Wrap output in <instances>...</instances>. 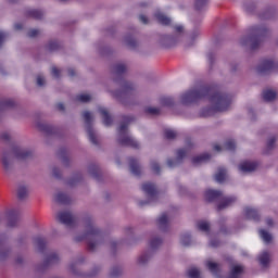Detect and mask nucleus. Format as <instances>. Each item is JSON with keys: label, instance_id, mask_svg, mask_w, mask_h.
I'll return each mask as SVG.
<instances>
[{"label": "nucleus", "instance_id": "nucleus-1", "mask_svg": "<svg viewBox=\"0 0 278 278\" xmlns=\"http://www.w3.org/2000/svg\"><path fill=\"white\" fill-rule=\"evenodd\" d=\"M205 97H207L216 112H225V110H229V106L231 105L230 97L218 92L214 93L212 89L205 87L186 91L180 96V103L182 105H190V103H194L199 101V99Z\"/></svg>", "mask_w": 278, "mask_h": 278}, {"label": "nucleus", "instance_id": "nucleus-2", "mask_svg": "<svg viewBox=\"0 0 278 278\" xmlns=\"http://www.w3.org/2000/svg\"><path fill=\"white\" fill-rule=\"evenodd\" d=\"M118 142L124 144V147H132L134 149H138L139 144L134 137L127 132V124H122L118 128Z\"/></svg>", "mask_w": 278, "mask_h": 278}, {"label": "nucleus", "instance_id": "nucleus-3", "mask_svg": "<svg viewBox=\"0 0 278 278\" xmlns=\"http://www.w3.org/2000/svg\"><path fill=\"white\" fill-rule=\"evenodd\" d=\"M275 67L276 65H275V62H273V60L265 59L258 64V66L256 67V71L261 75H265L266 73H273V71H275Z\"/></svg>", "mask_w": 278, "mask_h": 278}, {"label": "nucleus", "instance_id": "nucleus-4", "mask_svg": "<svg viewBox=\"0 0 278 278\" xmlns=\"http://www.w3.org/2000/svg\"><path fill=\"white\" fill-rule=\"evenodd\" d=\"M0 162L2 164V167L4 170H11L12 168V164H13V161H12V153L8 152V151H4L0 154Z\"/></svg>", "mask_w": 278, "mask_h": 278}, {"label": "nucleus", "instance_id": "nucleus-5", "mask_svg": "<svg viewBox=\"0 0 278 278\" xmlns=\"http://www.w3.org/2000/svg\"><path fill=\"white\" fill-rule=\"evenodd\" d=\"M13 155L16 160H27V157H31V150L25 148H15L13 150Z\"/></svg>", "mask_w": 278, "mask_h": 278}, {"label": "nucleus", "instance_id": "nucleus-6", "mask_svg": "<svg viewBox=\"0 0 278 278\" xmlns=\"http://www.w3.org/2000/svg\"><path fill=\"white\" fill-rule=\"evenodd\" d=\"M257 168V163L251 161H244L239 165V170L241 173H253Z\"/></svg>", "mask_w": 278, "mask_h": 278}, {"label": "nucleus", "instance_id": "nucleus-7", "mask_svg": "<svg viewBox=\"0 0 278 278\" xmlns=\"http://www.w3.org/2000/svg\"><path fill=\"white\" fill-rule=\"evenodd\" d=\"M142 190L143 192H146L149 199H155V197L157 195V192L155 191V185L151 182L143 184Z\"/></svg>", "mask_w": 278, "mask_h": 278}, {"label": "nucleus", "instance_id": "nucleus-8", "mask_svg": "<svg viewBox=\"0 0 278 278\" xmlns=\"http://www.w3.org/2000/svg\"><path fill=\"white\" fill-rule=\"evenodd\" d=\"M222 194L220 191L208 189L205 191V199L206 201H216V199H220Z\"/></svg>", "mask_w": 278, "mask_h": 278}, {"label": "nucleus", "instance_id": "nucleus-9", "mask_svg": "<svg viewBox=\"0 0 278 278\" xmlns=\"http://www.w3.org/2000/svg\"><path fill=\"white\" fill-rule=\"evenodd\" d=\"M237 201L236 197H228L222 200V202L218 204V210H225L226 207H230V205H233V203Z\"/></svg>", "mask_w": 278, "mask_h": 278}, {"label": "nucleus", "instance_id": "nucleus-10", "mask_svg": "<svg viewBox=\"0 0 278 278\" xmlns=\"http://www.w3.org/2000/svg\"><path fill=\"white\" fill-rule=\"evenodd\" d=\"M59 220L63 223V225H72L73 215L68 212H62L59 214Z\"/></svg>", "mask_w": 278, "mask_h": 278}, {"label": "nucleus", "instance_id": "nucleus-11", "mask_svg": "<svg viewBox=\"0 0 278 278\" xmlns=\"http://www.w3.org/2000/svg\"><path fill=\"white\" fill-rule=\"evenodd\" d=\"M258 262L261 264V266H263L264 268H266V266H268V264H270V253L264 251L258 255Z\"/></svg>", "mask_w": 278, "mask_h": 278}, {"label": "nucleus", "instance_id": "nucleus-12", "mask_svg": "<svg viewBox=\"0 0 278 278\" xmlns=\"http://www.w3.org/2000/svg\"><path fill=\"white\" fill-rule=\"evenodd\" d=\"M242 273H244V267H242V265H233L231 267L229 278H240V275H242Z\"/></svg>", "mask_w": 278, "mask_h": 278}, {"label": "nucleus", "instance_id": "nucleus-13", "mask_svg": "<svg viewBox=\"0 0 278 278\" xmlns=\"http://www.w3.org/2000/svg\"><path fill=\"white\" fill-rule=\"evenodd\" d=\"M100 114L103 118V124L108 126L112 125V117H110V114L108 113V110L100 108L99 109Z\"/></svg>", "mask_w": 278, "mask_h": 278}, {"label": "nucleus", "instance_id": "nucleus-14", "mask_svg": "<svg viewBox=\"0 0 278 278\" xmlns=\"http://www.w3.org/2000/svg\"><path fill=\"white\" fill-rule=\"evenodd\" d=\"M206 267L212 273V275H215V276L218 275L220 270V267L218 266V264L212 261H206Z\"/></svg>", "mask_w": 278, "mask_h": 278}, {"label": "nucleus", "instance_id": "nucleus-15", "mask_svg": "<svg viewBox=\"0 0 278 278\" xmlns=\"http://www.w3.org/2000/svg\"><path fill=\"white\" fill-rule=\"evenodd\" d=\"M225 179H227V170H225V168H219L217 170V173L215 174V180L218 184H223V181H225Z\"/></svg>", "mask_w": 278, "mask_h": 278}, {"label": "nucleus", "instance_id": "nucleus-16", "mask_svg": "<svg viewBox=\"0 0 278 278\" xmlns=\"http://www.w3.org/2000/svg\"><path fill=\"white\" fill-rule=\"evenodd\" d=\"M244 215L247 218H251L252 220H257V210L253 207H245Z\"/></svg>", "mask_w": 278, "mask_h": 278}, {"label": "nucleus", "instance_id": "nucleus-17", "mask_svg": "<svg viewBox=\"0 0 278 278\" xmlns=\"http://www.w3.org/2000/svg\"><path fill=\"white\" fill-rule=\"evenodd\" d=\"M260 237L265 242V244H270V242H273V235L264 229L260 230Z\"/></svg>", "mask_w": 278, "mask_h": 278}, {"label": "nucleus", "instance_id": "nucleus-18", "mask_svg": "<svg viewBox=\"0 0 278 278\" xmlns=\"http://www.w3.org/2000/svg\"><path fill=\"white\" fill-rule=\"evenodd\" d=\"M155 18L156 21H159L161 23V25H170V20L169 17H167L166 15H164L163 13L161 12H157L155 14Z\"/></svg>", "mask_w": 278, "mask_h": 278}, {"label": "nucleus", "instance_id": "nucleus-19", "mask_svg": "<svg viewBox=\"0 0 278 278\" xmlns=\"http://www.w3.org/2000/svg\"><path fill=\"white\" fill-rule=\"evenodd\" d=\"M264 101H275L277 99V92L273 90H266L263 92Z\"/></svg>", "mask_w": 278, "mask_h": 278}, {"label": "nucleus", "instance_id": "nucleus-20", "mask_svg": "<svg viewBox=\"0 0 278 278\" xmlns=\"http://www.w3.org/2000/svg\"><path fill=\"white\" fill-rule=\"evenodd\" d=\"M206 160H210V154H201L192 159V164H194V166H198V164H203V162H205Z\"/></svg>", "mask_w": 278, "mask_h": 278}, {"label": "nucleus", "instance_id": "nucleus-21", "mask_svg": "<svg viewBox=\"0 0 278 278\" xmlns=\"http://www.w3.org/2000/svg\"><path fill=\"white\" fill-rule=\"evenodd\" d=\"M130 172L132 175H140V166L138 165V162L134 159L130 160Z\"/></svg>", "mask_w": 278, "mask_h": 278}, {"label": "nucleus", "instance_id": "nucleus-22", "mask_svg": "<svg viewBox=\"0 0 278 278\" xmlns=\"http://www.w3.org/2000/svg\"><path fill=\"white\" fill-rule=\"evenodd\" d=\"M187 275L189 278H201V271L197 267H190L187 270Z\"/></svg>", "mask_w": 278, "mask_h": 278}, {"label": "nucleus", "instance_id": "nucleus-23", "mask_svg": "<svg viewBox=\"0 0 278 278\" xmlns=\"http://www.w3.org/2000/svg\"><path fill=\"white\" fill-rule=\"evenodd\" d=\"M29 194V190L25 186H20L17 189V197L18 199H25Z\"/></svg>", "mask_w": 278, "mask_h": 278}, {"label": "nucleus", "instance_id": "nucleus-24", "mask_svg": "<svg viewBox=\"0 0 278 278\" xmlns=\"http://www.w3.org/2000/svg\"><path fill=\"white\" fill-rule=\"evenodd\" d=\"M125 71H127V65H125V63H119L114 67L115 75H123Z\"/></svg>", "mask_w": 278, "mask_h": 278}, {"label": "nucleus", "instance_id": "nucleus-25", "mask_svg": "<svg viewBox=\"0 0 278 278\" xmlns=\"http://www.w3.org/2000/svg\"><path fill=\"white\" fill-rule=\"evenodd\" d=\"M54 201H56V203H68V197L64 193H56L54 195Z\"/></svg>", "mask_w": 278, "mask_h": 278}, {"label": "nucleus", "instance_id": "nucleus-26", "mask_svg": "<svg viewBox=\"0 0 278 278\" xmlns=\"http://www.w3.org/2000/svg\"><path fill=\"white\" fill-rule=\"evenodd\" d=\"M76 99L80 103H88V101H90V99H92V97L88 93H81V94L77 96Z\"/></svg>", "mask_w": 278, "mask_h": 278}, {"label": "nucleus", "instance_id": "nucleus-27", "mask_svg": "<svg viewBox=\"0 0 278 278\" xmlns=\"http://www.w3.org/2000/svg\"><path fill=\"white\" fill-rule=\"evenodd\" d=\"M198 229H200V231H210V223H207L205 220L199 222Z\"/></svg>", "mask_w": 278, "mask_h": 278}, {"label": "nucleus", "instance_id": "nucleus-28", "mask_svg": "<svg viewBox=\"0 0 278 278\" xmlns=\"http://www.w3.org/2000/svg\"><path fill=\"white\" fill-rule=\"evenodd\" d=\"M190 242H191L190 235H182L180 237V244H182V247H190Z\"/></svg>", "mask_w": 278, "mask_h": 278}, {"label": "nucleus", "instance_id": "nucleus-29", "mask_svg": "<svg viewBox=\"0 0 278 278\" xmlns=\"http://www.w3.org/2000/svg\"><path fill=\"white\" fill-rule=\"evenodd\" d=\"M168 225V215L163 214L159 218V227H166Z\"/></svg>", "mask_w": 278, "mask_h": 278}, {"label": "nucleus", "instance_id": "nucleus-30", "mask_svg": "<svg viewBox=\"0 0 278 278\" xmlns=\"http://www.w3.org/2000/svg\"><path fill=\"white\" fill-rule=\"evenodd\" d=\"M226 151H233L236 149V142L233 140H228L225 144L224 148Z\"/></svg>", "mask_w": 278, "mask_h": 278}, {"label": "nucleus", "instance_id": "nucleus-31", "mask_svg": "<svg viewBox=\"0 0 278 278\" xmlns=\"http://www.w3.org/2000/svg\"><path fill=\"white\" fill-rule=\"evenodd\" d=\"M146 112H147V114H150L151 116H157V114H160V109L149 106L146 109Z\"/></svg>", "mask_w": 278, "mask_h": 278}, {"label": "nucleus", "instance_id": "nucleus-32", "mask_svg": "<svg viewBox=\"0 0 278 278\" xmlns=\"http://www.w3.org/2000/svg\"><path fill=\"white\" fill-rule=\"evenodd\" d=\"M176 136H177V132H175V130H172V129L165 130V138H167V140H173V138H175Z\"/></svg>", "mask_w": 278, "mask_h": 278}, {"label": "nucleus", "instance_id": "nucleus-33", "mask_svg": "<svg viewBox=\"0 0 278 278\" xmlns=\"http://www.w3.org/2000/svg\"><path fill=\"white\" fill-rule=\"evenodd\" d=\"M207 4V0H195V8L197 10H203Z\"/></svg>", "mask_w": 278, "mask_h": 278}, {"label": "nucleus", "instance_id": "nucleus-34", "mask_svg": "<svg viewBox=\"0 0 278 278\" xmlns=\"http://www.w3.org/2000/svg\"><path fill=\"white\" fill-rule=\"evenodd\" d=\"M88 136H89L90 142H92L93 144H97V136L94 135V131H92V129H88Z\"/></svg>", "mask_w": 278, "mask_h": 278}, {"label": "nucleus", "instance_id": "nucleus-35", "mask_svg": "<svg viewBox=\"0 0 278 278\" xmlns=\"http://www.w3.org/2000/svg\"><path fill=\"white\" fill-rule=\"evenodd\" d=\"M150 260V256L149 254H142L139 260H138V263L139 264H147Z\"/></svg>", "mask_w": 278, "mask_h": 278}, {"label": "nucleus", "instance_id": "nucleus-36", "mask_svg": "<svg viewBox=\"0 0 278 278\" xmlns=\"http://www.w3.org/2000/svg\"><path fill=\"white\" fill-rule=\"evenodd\" d=\"M161 244H162V240L161 239H153L150 242L151 249H156V247H160Z\"/></svg>", "mask_w": 278, "mask_h": 278}, {"label": "nucleus", "instance_id": "nucleus-37", "mask_svg": "<svg viewBox=\"0 0 278 278\" xmlns=\"http://www.w3.org/2000/svg\"><path fill=\"white\" fill-rule=\"evenodd\" d=\"M83 116H84V119H85V122H86L87 124H89L90 121L92 119V113H90V112H85V113L83 114Z\"/></svg>", "mask_w": 278, "mask_h": 278}, {"label": "nucleus", "instance_id": "nucleus-38", "mask_svg": "<svg viewBox=\"0 0 278 278\" xmlns=\"http://www.w3.org/2000/svg\"><path fill=\"white\" fill-rule=\"evenodd\" d=\"M31 16H34V18H41L42 17V12L38 11V10H34L30 12Z\"/></svg>", "mask_w": 278, "mask_h": 278}, {"label": "nucleus", "instance_id": "nucleus-39", "mask_svg": "<svg viewBox=\"0 0 278 278\" xmlns=\"http://www.w3.org/2000/svg\"><path fill=\"white\" fill-rule=\"evenodd\" d=\"M40 34V31L38 29H31L28 31V36L29 38H36V36Z\"/></svg>", "mask_w": 278, "mask_h": 278}, {"label": "nucleus", "instance_id": "nucleus-40", "mask_svg": "<svg viewBox=\"0 0 278 278\" xmlns=\"http://www.w3.org/2000/svg\"><path fill=\"white\" fill-rule=\"evenodd\" d=\"M186 156V150L177 151V160H182Z\"/></svg>", "mask_w": 278, "mask_h": 278}, {"label": "nucleus", "instance_id": "nucleus-41", "mask_svg": "<svg viewBox=\"0 0 278 278\" xmlns=\"http://www.w3.org/2000/svg\"><path fill=\"white\" fill-rule=\"evenodd\" d=\"M51 73L53 77H60V70L58 67H52Z\"/></svg>", "mask_w": 278, "mask_h": 278}, {"label": "nucleus", "instance_id": "nucleus-42", "mask_svg": "<svg viewBox=\"0 0 278 278\" xmlns=\"http://www.w3.org/2000/svg\"><path fill=\"white\" fill-rule=\"evenodd\" d=\"M151 168L153 173H160V165H157V163H152Z\"/></svg>", "mask_w": 278, "mask_h": 278}, {"label": "nucleus", "instance_id": "nucleus-43", "mask_svg": "<svg viewBox=\"0 0 278 278\" xmlns=\"http://www.w3.org/2000/svg\"><path fill=\"white\" fill-rule=\"evenodd\" d=\"M5 38H8V35L5 33H0V47L5 42Z\"/></svg>", "mask_w": 278, "mask_h": 278}, {"label": "nucleus", "instance_id": "nucleus-44", "mask_svg": "<svg viewBox=\"0 0 278 278\" xmlns=\"http://www.w3.org/2000/svg\"><path fill=\"white\" fill-rule=\"evenodd\" d=\"M37 86H45V77L42 76L37 77Z\"/></svg>", "mask_w": 278, "mask_h": 278}, {"label": "nucleus", "instance_id": "nucleus-45", "mask_svg": "<svg viewBox=\"0 0 278 278\" xmlns=\"http://www.w3.org/2000/svg\"><path fill=\"white\" fill-rule=\"evenodd\" d=\"M163 105H170L173 103V100L170 98H164L162 100Z\"/></svg>", "mask_w": 278, "mask_h": 278}, {"label": "nucleus", "instance_id": "nucleus-46", "mask_svg": "<svg viewBox=\"0 0 278 278\" xmlns=\"http://www.w3.org/2000/svg\"><path fill=\"white\" fill-rule=\"evenodd\" d=\"M36 244H37V247H43V244H45V239H42V238H37V239H36Z\"/></svg>", "mask_w": 278, "mask_h": 278}, {"label": "nucleus", "instance_id": "nucleus-47", "mask_svg": "<svg viewBox=\"0 0 278 278\" xmlns=\"http://www.w3.org/2000/svg\"><path fill=\"white\" fill-rule=\"evenodd\" d=\"M139 20H140V22L143 23L144 25H147V24L149 23V20L147 18L146 15H140V16H139Z\"/></svg>", "mask_w": 278, "mask_h": 278}, {"label": "nucleus", "instance_id": "nucleus-48", "mask_svg": "<svg viewBox=\"0 0 278 278\" xmlns=\"http://www.w3.org/2000/svg\"><path fill=\"white\" fill-rule=\"evenodd\" d=\"M275 140H276L275 138H271L268 140L267 146L269 149H273V144H275Z\"/></svg>", "mask_w": 278, "mask_h": 278}, {"label": "nucleus", "instance_id": "nucleus-49", "mask_svg": "<svg viewBox=\"0 0 278 278\" xmlns=\"http://www.w3.org/2000/svg\"><path fill=\"white\" fill-rule=\"evenodd\" d=\"M256 31L260 36H264V34H266V28H257Z\"/></svg>", "mask_w": 278, "mask_h": 278}, {"label": "nucleus", "instance_id": "nucleus-50", "mask_svg": "<svg viewBox=\"0 0 278 278\" xmlns=\"http://www.w3.org/2000/svg\"><path fill=\"white\" fill-rule=\"evenodd\" d=\"M175 29H176V31H177L178 34H181V31H184V26L177 25V26L175 27Z\"/></svg>", "mask_w": 278, "mask_h": 278}, {"label": "nucleus", "instance_id": "nucleus-51", "mask_svg": "<svg viewBox=\"0 0 278 278\" xmlns=\"http://www.w3.org/2000/svg\"><path fill=\"white\" fill-rule=\"evenodd\" d=\"M266 225H268V227H273V219L268 218L266 220Z\"/></svg>", "mask_w": 278, "mask_h": 278}, {"label": "nucleus", "instance_id": "nucleus-52", "mask_svg": "<svg viewBox=\"0 0 278 278\" xmlns=\"http://www.w3.org/2000/svg\"><path fill=\"white\" fill-rule=\"evenodd\" d=\"M214 151H223V148H220V146L216 144V146H214Z\"/></svg>", "mask_w": 278, "mask_h": 278}, {"label": "nucleus", "instance_id": "nucleus-53", "mask_svg": "<svg viewBox=\"0 0 278 278\" xmlns=\"http://www.w3.org/2000/svg\"><path fill=\"white\" fill-rule=\"evenodd\" d=\"M2 138H3L4 140H8V139L10 138V134H8V132L3 134V135H2Z\"/></svg>", "mask_w": 278, "mask_h": 278}, {"label": "nucleus", "instance_id": "nucleus-54", "mask_svg": "<svg viewBox=\"0 0 278 278\" xmlns=\"http://www.w3.org/2000/svg\"><path fill=\"white\" fill-rule=\"evenodd\" d=\"M167 166H169V167H173V166H175V163H173V161H167Z\"/></svg>", "mask_w": 278, "mask_h": 278}, {"label": "nucleus", "instance_id": "nucleus-55", "mask_svg": "<svg viewBox=\"0 0 278 278\" xmlns=\"http://www.w3.org/2000/svg\"><path fill=\"white\" fill-rule=\"evenodd\" d=\"M89 248L91 249V251L94 250V242L90 241L89 242Z\"/></svg>", "mask_w": 278, "mask_h": 278}, {"label": "nucleus", "instance_id": "nucleus-56", "mask_svg": "<svg viewBox=\"0 0 278 278\" xmlns=\"http://www.w3.org/2000/svg\"><path fill=\"white\" fill-rule=\"evenodd\" d=\"M59 110H64V104H58Z\"/></svg>", "mask_w": 278, "mask_h": 278}, {"label": "nucleus", "instance_id": "nucleus-57", "mask_svg": "<svg viewBox=\"0 0 278 278\" xmlns=\"http://www.w3.org/2000/svg\"><path fill=\"white\" fill-rule=\"evenodd\" d=\"M210 244H211L212 247H218V243H214V241H211Z\"/></svg>", "mask_w": 278, "mask_h": 278}, {"label": "nucleus", "instance_id": "nucleus-58", "mask_svg": "<svg viewBox=\"0 0 278 278\" xmlns=\"http://www.w3.org/2000/svg\"><path fill=\"white\" fill-rule=\"evenodd\" d=\"M15 29H21V25L16 24Z\"/></svg>", "mask_w": 278, "mask_h": 278}, {"label": "nucleus", "instance_id": "nucleus-59", "mask_svg": "<svg viewBox=\"0 0 278 278\" xmlns=\"http://www.w3.org/2000/svg\"><path fill=\"white\" fill-rule=\"evenodd\" d=\"M124 90H125V91L129 90V86H125V87H124Z\"/></svg>", "mask_w": 278, "mask_h": 278}, {"label": "nucleus", "instance_id": "nucleus-60", "mask_svg": "<svg viewBox=\"0 0 278 278\" xmlns=\"http://www.w3.org/2000/svg\"><path fill=\"white\" fill-rule=\"evenodd\" d=\"M240 42H241V45H247V41H244V40H241Z\"/></svg>", "mask_w": 278, "mask_h": 278}, {"label": "nucleus", "instance_id": "nucleus-61", "mask_svg": "<svg viewBox=\"0 0 278 278\" xmlns=\"http://www.w3.org/2000/svg\"><path fill=\"white\" fill-rule=\"evenodd\" d=\"M92 233H94V230H89V235H92Z\"/></svg>", "mask_w": 278, "mask_h": 278}, {"label": "nucleus", "instance_id": "nucleus-62", "mask_svg": "<svg viewBox=\"0 0 278 278\" xmlns=\"http://www.w3.org/2000/svg\"><path fill=\"white\" fill-rule=\"evenodd\" d=\"M50 49H51V50H53V49H55V47H53V46H50Z\"/></svg>", "mask_w": 278, "mask_h": 278}, {"label": "nucleus", "instance_id": "nucleus-63", "mask_svg": "<svg viewBox=\"0 0 278 278\" xmlns=\"http://www.w3.org/2000/svg\"><path fill=\"white\" fill-rule=\"evenodd\" d=\"M9 227H14V224H9Z\"/></svg>", "mask_w": 278, "mask_h": 278}]
</instances>
